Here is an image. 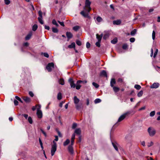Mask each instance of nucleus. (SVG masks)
<instances>
[{"label": "nucleus", "instance_id": "obj_8", "mask_svg": "<svg viewBox=\"0 0 160 160\" xmlns=\"http://www.w3.org/2000/svg\"><path fill=\"white\" fill-rule=\"evenodd\" d=\"M159 86V84L158 82H155L150 86L151 88H157Z\"/></svg>", "mask_w": 160, "mask_h": 160}, {"label": "nucleus", "instance_id": "obj_60", "mask_svg": "<svg viewBox=\"0 0 160 160\" xmlns=\"http://www.w3.org/2000/svg\"><path fill=\"white\" fill-rule=\"evenodd\" d=\"M145 108H146V107H145V106L142 107L141 108L139 109V111H141V110H144L145 109Z\"/></svg>", "mask_w": 160, "mask_h": 160}, {"label": "nucleus", "instance_id": "obj_19", "mask_svg": "<svg viewBox=\"0 0 160 160\" xmlns=\"http://www.w3.org/2000/svg\"><path fill=\"white\" fill-rule=\"evenodd\" d=\"M81 130L80 128H77L75 131V133L76 134L80 135L81 133Z\"/></svg>", "mask_w": 160, "mask_h": 160}, {"label": "nucleus", "instance_id": "obj_25", "mask_svg": "<svg viewBox=\"0 0 160 160\" xmlns=\"http://www.w3.org/2000/svg\"><path fill=\"white\" fill-rule=\"evenodd\" d=\"M59 83L60 84L63 85L64 84V80L62 78L60 79L58 81Z\"/></svg>", "mask_w": 160, "mask_h": 160}, {"label": "nucleus", "instance_id": "obj_28", "mask_svg": "<svg viewBox=\"0 0 160 160\" xmlns=\"http://www.w3.org/2000/svg\"><path fill=\"white\" fill-rule=\"evenodd\" d=\"M141 86L139 85L136 84L134 86V88H135L137 90H139L141 89Z\"/></svg>", "mask_w": 160, "mask_h": 160}, {"label": "nucleus", "instance_id": "obj_64", "mask_svg": "<svg viewBox=\"0 0 160 160\" xmlns=\"http://www.w3.org/2000/svg\"><path fill=\"white\" fill-rule=\"evenodd\" d=\"M58 135L60 137H62V135L61 134L60 132L59 131H58Z\"/></svg>", "mask_w": 160, "mask_h": 160}, {"label": "nucleus", "instance_id": "obj_50", "mask_svg": "<svg viewBox=\"0 0 160 160\" xmlns=\"http://www.w3.org/2000/svg\"><path fill=\"white\" fill-rule=\"evenodd\" d=\"M77 124L75 123H74L72 124V129H75L77 127Z\"/></svg>", "mask_w": 160, "mask_h": 160}, {"label": "nucleus", "instance_id": "obj_11", "mask_svg": "<svg viewBox=\"0 0 160 160\" xmlns=\"http://www.w3.org/2000/svg\"><path fill=\"white\" fill-rule=\"evenodd\" d=\"M112 144L113 147L115 150L118 152V144L116 142H112Z\"/></svg>", "mask_w": 160, "mask_h": 160}, {"label": "nucleus", "instance_id": "obj_17", "mask_svg": "<svg viewBox=\"0 0 160 160\" xmlns=\"http://www.w3.org/2000/svg\"><path fill=\"white\" fill-rule=\"evenodd\" d=\"M32 35V32H30L25 37V39L26 40H29L31 38Z\"/></svg>", "mask_w": 160, "mask_h": 160}, {"label": "nucleus", "instance_id": "obj_51", "mask_svg": "<svg viewBox=\"0 0 160 160\" xmlns=\"http://www.w3.org/2000/svg\"><path fill=\"white\" fill-rule=\"evenodd\" d=\"M158 49H156V51L154 53V55H153V58H155L156 56V55H157V53H158Z\"/></svg>", "mask_w": 160, "mask_h": 160}, {"label": "nucleus", "instance_id": "obj_21", "mask_svg": "<svg viewBox=\"0 0 160 160\" xmlns=\"http://www.w3.org/2000/svg\"><path fill=\"white\" fill-rule=\"evenodd\" d=\"M66 36L68 39L72 38V34L70 32H68L66 33Z\"/></svg>", "mask_w": 160, "mask_h": 160}, {"label": "nucleus", "instance_id": "obj_23", "mask_svg": "<svg viewBox=\"0 0 160 160\" xmlns=\"http://www.w3.org/2000/svg\"><path fill=\"white\" fill-rule=\"evenodd\" d=\"M112 88L113 91L115 92H118L120 90L119 88L118 87L114 86Z\"/></svg>", "mask_w": 160, "mask_h": 160}, {"label": "nucleus", "instance_id": "obj_24", "mask_svg": "<svg viewBox=\"0 0 160 160\" xmlns=\"http://www.w3.org/2000/svg\"><path fill=\"white\" fill-rule=\"evenodd\" d=\"M75 44L74 42H72L71 45L68 46V47L69 48H74L75 47Z\"/></svg>", "mask_w": 160, "mask_h": 160}, {"label": "nucleus", "instance_id": "obj_40", "mask_svg": "<svg viewBox=\"0 0 160 160\" xmlns=\"http://www.w3.org/2000/svg\"><path fill=\"white\" fill-rule=\"evenodd\" d=\"M155 34L156 33L154 31H153V32L152 33V38L153 40H154L155 39Z\"/></svg>", "mask_w": 160, "mask_h": 160}, {"label": "nucleus", "instance_id": "obj_6", "mask_svg": "<svg viewBox=\"0 0 160 160\" xmlns=\"http://www.w3.org/2000/svg\"><path fill=\"white\" fill-rule=\"evenodd\" d=\"M54 63L53 62L49 63L48 64L46 68L48 72H51L52 71V68H54Z\"/></svg>", "mask_w": 160, "mask_h": 160}, {"label": "nucleus", "instance_id": "obj_7", "mask_svg": "<svg viewBox=\"0 0 160 160\" xmlns=\"http://www.w3.org/2000/svg\"><path fill=\"white\" fill-rule=\"evenodd\" d=\"M68 82L72 88H74L75 87V84L74 83V81L72 78H70L68 80Z\"/></svg>", "mask_w": 160, "mask_h": 160}, {"label": "nucleus", "instance_id": "obj_14", "mask_svg": "<svg viewBox=\"0 0 160 160\" xmlns=\"http://www.w3.org/2000/svg\"><path fill=\"white\" fill-rule=\"evenodd\" d=\"M121 21L120 20H114L113 22V23L114 25H119L121 24Z\"/></svg>", "mask_w": 160, "mask_h": 160}, {"label": "nucleus", "instance_id": "obj_58", "mask_svg": "<svg viewBox=\"0 0 160 160\" xmlns=\"http://www.w3.org/2000/svg\"><path fill=\"white\" fill-rule=\"evenodd\" d=\"M41 131L42 132V133L44 135L45 137L47 136V134L42 129H41Z\"/></svg>", "mask_w": 160, "mask_h": 160}, {"label": "nucleus", "instance_id": "obj_10", "mask_svg": "<svg viewBox=\"0 0 160 160\" xmlns=\"http://www.w3.org/2000/svg\"><path fill=\"white\" fill-rule=\"evenodd\" d=\"M37 115L38 118H41L42 117V111L38 109L37 110Z\"/></svg>", "mask_w": 160, "mask_h": 160}, {"label": "nucleus", "instance_id": "obj_26", "mask_svg": "<svg viewBox=\"0 0 160 160\" xmlns=\"http://www.w3.org/2000/svg\"><path fill=\"white\" fill-rule=\"evenodd\" d=\"M70 142V140L68 139H67L66 141L63 142V145L66 146L68 145Z\"/></svg>", "mask_w": 160, "mask_h": 160}, {"label": "nucleus", "instance_id": "obj_2", "mask_svg": "<svg viewBox=\"0 0 160 160\" xmlns=\"http://www.w3.org/2000/svg\"><path fill=\"white\" fill-rule=\"evenodd\" d=\"M132 112L134 114L135 113V112L134 111H128L126 112L120 117L118 120V122H121L122 120H123L125 118V117Z\"/></svg>", "mask_w": 160, "mask_h": 160}, {"label": "nucleus", "instance_id": "obj_9", "mask_svg": "<svg viewBox=\"0 0 160 160\" xmlns=\"http://www.w3.org/2000/svg\"><path fill=\"white\" fill-rule=\"evenodd\" d=\"M75 107L77 110H80L83 108V106L82 103H78L75 104Z\"/></svg>", "mask_w": 160, "mask_h": 160}, {"label": "nucleus", "instance_id": "obj_41", "mask_svg": "<svg viewBox=\"0 0 160 160\" xmlns=\"http://www.w3.org/2000/svg\"><path fill=\"white\" fill-rule=\"evenodd\" d=\"M128 45L126 43H125L123 45L122 48L123 49H126L128 48Z\"/></svg>", "mask_w": 160, "mask_h": 160}, {"label": "nucleus", "instance_id": "obj_43", "mask_svg": "<svg viewBox=\"0 0 160 160\" xmlns=\"http://www.w3.org/2000/svg\"><path fill=\"white\" fill-rule=\"evenodd\" d=\"M81 82H83V83H86L87 82V81H82L81 80H78L77 81V83L78 84H80Z\"/></svg>", "mask_w": 160, "mask_h": 160}, {"label": "nucleus", "instance_id": "obj_3", "mask_svg": "<svg viewBox=\"0 0 160 160\" xmlns=\"http://www.w3.org/2000/svg\"><path fill=\"white\" fill-rule=\"evenodd\" d=\"M53 145H52V148L51 149V154L52 156H53L55 152L57 150V143L54 141H53Z\"/></svg>", "mask_w": 160, "mask_h": 160}, {"label": "nucleus", "instance_id": "obj_37", "mask_svg": "<svg viewBox=\"0 0 160 160\" xmlns=\"http://www.w3.org/2000/svg\"><path fill=\"white\" fill-rule=\"evenodd\" d=\"M155 112L154 111H152L150 113V115L151 117H153L155 114Z\"/></svg>", "mask_w": 160, "mask_h": 160}, {"label": "nucleus", "instance_id": "obj_22", "mask_svg": "<svg viewBox=\"0 0 160 160\" xmlns=\"http://www.w3.org/2000/svg\"><path fill=\"white\" fill-rule=\"evenodd\" d=\"M111 43L115 44L116 43L118 42V39L117 38H114L111 41Z\"/></svg>", "mask_w": 160, "mask_h": 160}, {"label": "nucleus", "instance_id": "obj_15", "mask_svg": "<svg viewBox=\"0 0 160 160\" xmlns=\"http://www.w3.org/2000/svg\"><path fill=\"white\" fill-rule=\"evenodd\" d=\"M102 36V34H101L100 35H99L98 34H96V38L98 40V41H101Z\"/></svg>", "mask_w": 160, "mask_h": 160}, {"label": "nucleus", "instance_id": "obj_5", "mask_svg": "<svg viewBox=\"0 0 160 160\" xmlns=\"http://www.w3.org/2000/svg\"><path fill=\"white\" fill-rule=\"evenodd\" d=\"M38 14L39 15V17L38 18V20L39 22L42 24H43V21L42 20V13L41 11L40 10L38 12Z\"/></svg>", "mask_w": 160, "mask_h": 160}, {"label": "nucleus", "instance_id": "obj_45", "mask_svg": "<svg viewBox=\"0 0 160 160\" xmlns=\"http://www.w3.org/2000/svg\"><path fill=\"white\" fill-rule=\"evenodd\" d=\"M39 143H40V146H41L42 148V149H43V145H42V142L41 140V139L40 138H39Z\"/></svg>", "mask_w": 160, "mask_h": 160}, {"label": "nucleus", "instance_id": "obj_34", "mask_svg": "<svg viewBox=\"0 0 160 160\" xmlns=\"http://www.w3.org/2000/svg\"><path fill=\"white\" fill-rule=\"evenodd\" d=\"M96 20L98 22H100L102 21V19L100 17L98 16L97 17Z\"/></svg>", "mask_w": 160, "mask_h": 160}, {"label": "nucleus", "instance_id": "obj_52", "mask_svg": "<svg viewBox=\"0 0 160 160\" xmlns=\"http://www.w3.org/2000/svg\"><path fill=\"white\" fill-rule=\"evenodd\" d=\"M153 144V143L152 142H151L150 143H148V147H151L152 146Z\"/></svg>", "mask_w": 160, "mask_h": 160}, {"label": "nucleus", "instance_id": "obj_48", "mask_svg": "<svg viewBox=\"0 0 160 160\" xmlns=\"http://www.w3.org/2000/svg\"><path fill=\"white\" fill-rule=\"evenodd\" d=\"M15 98L16 99L19 101L20 102H21L22 103V100L18 96H16L15 97Z\"/></svg>", "mask_w": 160, "mask_h": 160}, {"label": "nucleus", "instance_id": "obj_27", "mask_svg": "<svg viewBox=\"0 0 160 160\" xmlns=\"http://www.w3.org/2000/svg\"><path fill=\"white\" fill-rule=\"evenodd\" d=\"M62 98V95L61 92L58 93L57 96V98L58 100H60Z\"/></svg>", "mask_w": 160, "mask_h": 160}, {"label": "nucleus", "instance_id": "obj_31", "mask_svg": "<svg viewBox=\"0 0 160 160\" xmlns=\"http://www.w3.org/2000/svg\"><path fill=\"white\" fill-rule=\"evenodd\" d=\"M143 93V92L142 91H140L137 94V95L138 97H141Z\"/></svg>", "mask_w": 160, "mask_h": 160}, {"label": "nucleus", "instance_id": "obj_63", "mask_svg": "<svg viewBox=\"0 0 160 160\" xmlns=\"http://www.w3.org/2000/svg\"><path fill=\"white\" fill-rule=\"evenodd\" d=\"M64 102H61L60 103L59 105V106L60 107H62V106Z\"/></svg>", "mask_w": 160, "mask_h": 160}, {"label": "nucleus", "instance_id": "obj_16", "mask_svg": "<svg viewBox=\"0 0 160 160\" xmlns=\"http://www.w3.org/2000/svg\"><path fill=\"white\" fill-rule=\"evenodd\" d=\"M72 145H70L68 147V150L70 153L71 154H73V150Z\"/></svg>", "mask_w": 160, "mask_h": 160}, {"label": "nucleus", "instance_id": "obj_12", "mask_svg": "<svg viewBox=\"0 0 160 160\" xmlns=\"http://www.w3.org/2000/svg\"><path fill=\"white\" fill-rule=\"evenodd\" d=\"M22 99L27 103H29L31 102L30 98L28 97H23Z\"/></svg>", "mask_w": 160, "mask_h": 160}, {"label": "nucleus", "instance_id": "obj_18", "mask_svg": "<svg viewBox=\"0 0 160 160\" xmlns=\"http://www.w3.org/2000/svg\"><path fill=\"white\" fill-rule=\"evenodd\" d=\"M116 81L114 78H112L110 81V86L112 87H114V84L116 83Z\"/></svg>", "mask_w": 160, "mask_h": 160}, {"label": "nucleus", "instance_id": "obj_54", "mask_svg": "<svg viewBox=\"0 0 160 160\" xmlns=\"http://www.w3.org/2000/svg\"><path fill=\"white\" fill-rule=\"evenodd\" d=\"M58 22L60 24V25L64 27V24L63 22H61L59 21H58Z\"/></svg>", "mask_w": 160, "mask_h": 160}, {"label": "nucleus", "instance_id": "obj_42", "mask_svg": "<svg viewBox=\"0 0 160 160\" xmlns=\"http://www.w3.org/2000/svg\"><path fill=\"white\" fill-rule=\"evenodd\" d=\"M77 85L75 86L76 89L77 90H79L81 86L79 84H78L77 83Z\"/></svg>", "mask_w": 160, "mask_h": 160}, {"label": "nucleus", "instance_id": "obj_44", "mask_svg": "<svg viewBox=\"0 0 160 160\" xmlns=\"http://www.w3.org/2000/svg\"><path fill=\"white\" fill-rule=\"evenodd\" d=\"M101 42V41H98L96 43H95L96 45L98 47H100V43Z\"/></svg>", "mask_w": 160, "mask_h": 160}, {"label": "nucleus", "instance_id": "obj_56", "mask_svg": "<svg viewBox=\"0 0 160 160\" xmlns=\"http://www.w3.org/2000/svg\"><path fill=\"white\" fill-rule=\"evenodd\" d=\"M29 95L31 96V97H32L34 96V94L33 93V92L31 91H30L29 92Z\"/></svg>", "mask_w": 160, "mask_h": 160}, {"label": "nucleus", "instance_id": "obj_55", "mask_svg": "<svg viewBox=\"0 0 160 160\" xmlns=\"http://www.w3.org/2000/svg\"><path fill=\"white\" fill-rule=\"evenodd\" d=\"M14 103L15 105V106L18 105V101L16 100H14Z\"/></svg>", "mask_w": 160, "mask_h": 160}, {"label": "nucleus", "instance_id": "obj_61", "mask_svg": "<svg viewBox=\"0 0 160 160\" xmlns=\"http://www.w3.org/2000/svg\"><path fill=\"white\" fill-rule=\"evenodd\" d=\"M22 116H23L26 119H27L28 116V115L26 114H23Z\"/></svg>", "mask_w": 160, "mask_h": 160}, {"label": "nucleus", "instance_id": "obj_49", "mask_svg": "<svg viewBox=\"0 0 160 160\" xmlns=\"http://www.w3.org/2000/svg\"><path fill=\"white\" fill-rule=\"evenodd\" d=\"M76 43L78 46H81L82 44L81 42L79 40H77L76 42Z\"/></svg>", "mask_w": 160, "mask_h": 160}, {"label": "nucleus", "instance_id": "obj_33", "mask_svg": "<svg viewBox=\"0 0 160 160\" xmlns=\"http://www.w3.org/2000/svg\"><path fill=\"white\" fill-rule=\"evenodd\" d=\"M41 54L42 55H43L45 57L47 58H48L49 57V55L46 52H44V53L42 52L41 53Z\"/></svg>", "mask_w": 160, "mask_h": 160}, {"label": "nucleus", "instance_id": "obj_36", "mask_svg": "<svg viewBox=\"0 0 160 160\" xmlns=\"http://www.w3.org/2000/svg\"><path fill=\"white\" fill-rule=\"evenodd\" d=\"M92 84L96 88H98L99 87V85L95 82H93Z\"/></svg>", "mask_w": 160, "mask_h": 160}, {"label": "nucleus", "instance_id": "obj_29", "mask_svg": "<svg viewBox=\"0 0 160 160\" xmlns=\"http://www.w3.org/2000/svg\"><path fill=\"white\" fill-rule=\"evenodd\" d=\"M109 34L108 33H106L104 35L103 38L104 39H106L109 37Z\"/></svg>", "mask_w": 160, "mask_h": 160}, {"label": "nucleus", "instance_id": "obj_4", "mask_svg": "<svg viewBox=\"0 0 160 160\" xmlns=\"http://www.w3.org/2000/svg\"><path fill=\"white\" fill-rule=\"evenodd\" d=\"M148 131L150 136H153L156 133L155 130L151 127H149L148 129Z\"/></svg>", "mask_w": 160, "mask_h": 160}, {"label": "nucleus", "instance_id": "obj_39", "mask_svg": "<svg viewBox=\"0 0 160 160\" xmlns=\"http://www.w3.org/2000/svg\"><path fill=\"white\" fill-rule=\"evenodd\" d=\"M28 121L30 124L32 123V120L31 117H29L28 118Z\"/></svg>", "mask_w": 160, "mask_h": 160}, {"label": "nucleus", "instance_id": "obj_32", "mask_svg": "<svg viewBox=\"0 0 160 160\" xmlns=\"http://www.w3.org/2000/svg\"><path fill=\"white\" fill-rule=\"evenodd\" d=\"M52 23L53 24L55 25L56 27H58V25L57 23L56 20L55 19H53L52 20Z\"/></svg>", "mask_w": 160, "mask_h": 160}, {"label": "nucleus", "instance_id": "obj_35", "mask_svg": "<svg viewBox=\"0 0 160 160\" xmlns=\"http://www.w3.org/2000/svg\"><path fill=\"white\" fill-rule=\"evenodd\" d=\"M73 30H78L80 29V27L78 26H74L73 28Z\"/></svg>", "mask_w": 160, "mask_h": 160}, {"label": "nucleus", "instance_id": "obj_1", "mask_svg": "<svg viewBox=\"0 0 160 160\" xmlns=\"http://www.w3.org/2000/svg\"><path fill=\"white\" fill-rule=\"evenodd\" d=\"M91 4V2L89 0H86L85 7L84 8V10L82 11L80 13L84 17H89V13L91 10L90 7Z\"/></svg>", "mask_w": 160, "mask_h": 160}, {"label": "nucleus", "instance_id": "obj_53", "mask_svg": "<svg viewBox=\"0 0 160 160\" xmlns=\"http://www.w3.org/2000/svg\"><path fill=\"white\" fill-rule=\"evenodd\" d=\"M135 41V39L134 38H132L130 39V41L131 42H134Z\"/></svg>", "mask_w": 160, "mask_h": 160}, {"label": "nucleus", "instance_id": "obj_38", "mask_svg": "<svg viewBox=\"0 0 160 160\" xmlns=\"http://www.w3.org/2000/svg\"><path fill=\"white\" fill-rule=\"evenodd\" d=\"M38 28V25L37 24H34L32 26V30H36Z\"/></svg>", "mask_w": 160, "mask_h": 160}, {"label": "nucleus", "instance_id": "obj_13", "mask_svg": "<svg viewBox=\"0 0 160 160\" xmlns=\"http://www.w3.org/2000/svg\"><path fill=\"white\" fill-rule=\"evenodd\" d=\"M73 100L75 104L79 103V102L80 101L79 99L78 98L77 96H75L73 98Z\"/></svg>", "mask_w": 160, "mask_h": 160}, {"label": "nucleus", "instance_id": "obj_59", "mask_svg": "<svg viewBox=\"0 0 160 160\" xmlns=\"http://www.w3.org/2000/svg\"><path fill=\"white\" fill-rule=\"evenodd\" d=\"M24 46L27 47L29 45V43L28 42H25L23 44Z\"/></svg>", "mask_w": 160, "mask_h": 160}, {"label": "nucleus", "instance_id": "obj_30", "mask_svg": "<svg viewBox=\"0 0 160 160\" xmlns=\"http://www.w3.org/2000/svg\"><path fill=\"white\" fill-rule=\"evenodd\" d=\"M101 100L99 98H97L94 100V103H97L101 102Z\"/></svg>", "mask_w": 160, "mask_h": 160}, {"label": "nucleus", "instance_id": "obj_57", "mask_svg": "<svg viewBox=\"0 0 160 160\" xmlns=\"http://www.w3.org/2000/svg\"><path fill=\"white\" fill-rule=\"evenodd\" d=\"M90 43L88 42H87L86 43V47L87 48H89L90 47Z\"/></svg>", "mask_w": 160, "mask_h": 160}, {"label": "nucleus", "instance_id": "obj_20", "mask_svg": "<svg viewBox=\"0 0 160 160\" xmlns=\"http://www.w3.org/2000/svg\"><path fill=\"white\" fill-rule=\"evenodd\" d=\"M101 76H103L106 77H107V73L106 72L105 70H103L100 73Z\"/></svg>", "mask_w": 160, "mask_h": 160}, {"label": "nucleus", "instance_id": "obj_46", "mask_svg": "<svg viewBox=\"0 0 160 160\" xmlns=\"http://www.w3.org/2000/svg\"><path fill=\"white\" fill-rule=\"evenodd\" d=\"M5 3L6 5H8L10 3V1L9 0H4Z\"/></svg>", "mask_w": 160, "mask_h": 160}, {"label": "nucleus", "instance_id": "obj_62", "mask_svg": "<svg viewBox=\"0 0 160 160\" xmlns=\"http://www.w3.org/2000/svg\"><path fill=\"white\" fill-rule=\"evenodd\" d=\"M75 138V134L73 133L71 139H74Z\"/></svg>", "mask_w": 160, "mask_h": 160}, {"label": "nucleus", "instance_id": "obj_47", "mask_svg": "<svg viewBox=\"0 0 160 160\" xmlns=\"http://www.w3.org/2000/svg\"><path fill=\"white\" fill-rule=\"evenodd\" d=\"M136 31H132L130 34L132 36H134L136 33Z\"/></svg>", "mask_w": 160, "mask_h": 160}]
</instances>
